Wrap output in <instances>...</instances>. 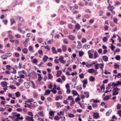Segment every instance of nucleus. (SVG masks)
<instances>
[{
	"label": "nucleus",
	"mask_w": 121,
	"mask_h": 121,
	"mask_svg": "<svg viewBox=\"0 0 121 121\" xmlns=\"http://www.w3.org/2000/svg\"><path fill=\"white\" fill-rule=\"evenodd\" d=\"M121 108V105L120 104H118L117 106V109H119Z\"/></svg>",
	"instance_id": "338daca9"
},
{
	"label": "nucleus",
	"mask_w": 121,
	"mask_h": 121,
	"mask_svg": "<svg viewBox=\"0 0 121 121\" xmlns=\"http://www.w3.org/2000/svg\"><path fill=\"white\" fill-rule=\"evenodd\" d=\"M70 9L71 11H73L75 9H77L78 8V6H70Z\"/></svg>",
	"instance_id": "ddd939ff"
},
{
	"label": "nucleus",
	"mask_w": 121,
	"mask_h": 121,
	"mask_svg": "<svg viewBox=\"0 0 121 121\" xmlns=\"http://www.w3.org/2000/svg\"><path fill=\"white\" fill-rule=\"evenodd\" d=\"M84 93L86 94V97L88 98L89 96V93L88 92H84Z\"/></svg>",
	"instance_id": "6e6d98bb"
},
{
	"label": "nucleus",
	"mask_w": 121,
	"mask_h": 121,
	"mask_svg": "<svg viewBox=\"0 0 121 121\" xmlns=\"http://www.w3.org/2000/svg\"><path fill=\"white\" fill-rule=\"evenodd\" d=\"M95 70L93 69H89L88 71V73H93L95 72Z\"/></svg>",
	"instance_id": "9d476101"
},
{
	"label": "nucleus",
	"mask_w": 121,
	"mask_h": 121,
	"mask_svg": "<svg viewBox=\"0 0 121 121\" xmlns=\"http://www.w3.org/2000/svg\"><path fill=\"white\" fill-rule=\"evenodd\" d=\"M32 61L35 64L38 61L36 59H34Z\"/></svg>",
	"instance_id": "c03bdc74"
},
{
	"label": "nucleus",
	"mask_w": 121,
	"mask_h": 121,
	"mask_svg": "<svg viewBox=\"0 0 121 121\" xmlns=\"http://www.w3.org/2000/svg\"><path fill=\"white\" fill-rule=\"evenodd\" d=\"M98 53L97 52H95L94 53V59H95L97 57V55Z\"/></svg>",
	"instance_id": "c85d7f7f"
},
{
	"label": "nucleus",
	"mask_w": 121,
	"mask_h": 121,
	"mask_svg": "<svg viewBox=\"0 0 121 121\" xmlns=\"http://www.w3.org/2000/svg\"><path fill=\"white\" fill-rule=\"evenodd\" d=\"M9 87L11 89H16V87L14 86L13 85H10L9 86Z\"/></svg>",
	"instance_id": "49530a36"
},
{
	"label": "nucleus",
	"mask_w": 121,
	"mask_h": 121,
	"mask_svg": "<svg viewBox=\"0 0 121 121\" xmlns=\"http://www.w3.org/2000/svg\"><path fill=\"white\" fill-rule=\"evenodd\" d=\"M63 42L64 43L66 44H68L69 43L68 40L66 39H63Z\"/></svg>",
	"instance_id": "412c9836"
},
{
	"label": "nucleus",
	"mask_w": 121,
	"mask_h": 121,
	"mask_svg": "<svg viewBox=\"0 0 121 121\" xmlns=\"http://www.w3.org/2000/svg\"><path fill=\"white\" fill-rule=\"evenodd\" d=\"M10 41L12 43H15L16 44H18L19 43V41L17 39H11Z\"/></svg>",
	"instance_id": "20e7f679"
},
{
	"label": "nucleus",
	"mask_w": 121,
	"mask_h": 121,
	"mask_svg": "<svg viewBox=\"0 0 121 121\" xmlns=\"http://www.w3.org/2000/svg\"><path fill=\"white\" fill-rule=\"evenodd\" d=\"M82 82L83 83V86L84 89L86 87V85L87 84V79H85L83 80L82 81Z\"/></svg>",
	"instance_id": "423d86ee"
},
{
	"label": "nucleus",
	"mask_w": 121,
	"mask_h": 121,
	"mask_svg": "<svg viewBox=\"0 0 121 121\" xmlns=\"http://www.w3.org/2000/svg\"><path fill=\"white\" fill-rule=\"evenodd\" d=\"M37 94L36 93H34L33 94V97L35 98H36L37 97Z\"/></svg>",
	"instance_id": "774afa93"
},
{
	"label": "nucleus",
	"mask_w": 121,
	"mask_h": 121,
	"mask_svg": "<svg viewBox=\"0 0 121 121\" xmlns=\"http://www.w3.org/2000/svg\"><path fill=\"white\" fill-rule=\"evenodd\" d=\"M82 89V87L81 85H80V86H78L77 87V89L79 90H81Z\"/></svg>",
	"instance_id": "052dcab7"
},
{
	"label": "nucleus",
	"mask_w": 121,
	"mask_h": 121,
	"mask_svg": "<svg viewBox=\"0 0 121 121\" xmlns=\"http://www.w3.org/2000/svg\"><path fill=\"white\" fill-rule=\"evenodd\" d=\"M102 58L105 61H107L108 60V57L106 56H104L102 57Z\"/></svg>",
	"instance_id": "f3484780"
},
{
	"label": "nucleus",
	"mask_w": 121,
	"mask_h": 121,
	"mask_svg": "<svg viewBox=\"0 0 121 121\" xmlns=\"http://www.w3.org/2000/svg\"><path fill=\"white\" fill-rule=\"evenodd\" d=\"M62 49L63 51L64 52H65L67 49L66 46L65 45H64L62 46Z\"/></svg>",
	"instance_id": "aec40b11"
},
{
	"label": "nucleus",
	"mask_w": 121,
	"mask_h": 121,
	"mask_svg": "<svg viewBox=\"0 0 121 121\" xmlns=\"http://www.w3.org/2000/svg\"><path fill=\"white\" fill-rule=\"evenodd\" d=\"M62 73V71L61 70H59L58 71V72L56 74V76L57 77H60L61 73Z\"/></svg>",
	"instance_id": "a211bd4d"
},
{
	"label": "nucleus",
	"mask_w": 121,
	"mask_h": 121,
	"mask_svg": "<svg viewBox=\"0 0 121 121\" xmlns=\"http://www.w3.org/2000/svg\"><path fill=\"white\" fill-rule=\"evenodd\" d=\"M60 117L57 116H56L55 117L54 119L56 120H58L60 119Z\"/></svg>",
	"instance_id": "de8ad7c7"
},
{
	"label": "nucleus",
	"mask_w": 121,
	"mask_h": 121,
	"mask_svg": "<svg viewBox=\"0 0 121 121\" xmlns=\"http://www.w3.org/2000/svg\"><path fill=\"white\" fill-rule=\"evenodd\" d=\"M12 68L13 69V70L12 71H11V73L14 74H16V70H15L13 68Z\"/></svg>",
	"instance_id": "a19ab883"
},
{
	"label": "nucleus",
	"mask_w": 121,
	"mask_h": 121,
	"mask_svg": "<svg viewBox=\"0 0 121 121\" xmlns=\"http://www.w3.org/2000/svg\"><path fill=\"white\" fill-rule=\"evenodd\" d=\"M50 91L49 90H47L45 91V93L44 94L45 95H48L50 94V91Z\"/></svg>",
	"instance_id": "72a5a7b5"
},
{
	"label": "nucleus",
	"mask_w": 121,
	"mask_h": 121,
	"mask_svg": "<svg viewBox=\"0 0 121 121\" xmlns=\"http://www.w3.org/2000/svg\"><path fill=\"white\" fill-rule=\"evenodd\" d=\"M89 57L90 58L92 59L93 57V54L92 53L88 54Z\"/></svg>",
	"instance_id": "69168bd1"
},
{
	"label": "nucleus",
	"mask_w": 121,
	"mask_h": 121,
	"mask_svg": "<svg viewBox=\"0 0 121 121\" xmlns=\"http://www.w3.org/2000/svg\"><path fill=\"white\" fill-rule=\"evenodd\" d=\"M6 67L7 69L8 70L10 69V68L11 67V66L10 65H6Z\"/></svg>",
	"instance_id": "e2e57ef3"
},
{
	"label": "nucleus",
	"mask_w": 121,
	"mask_h": 121,
	"mask_svg": "<svg viewBox=\"0 0 121 121\" xmlns=\"http://www.w3.org/2000/svg\"><path fill=\"white\" fill-rule=\"evenodd\" d=\"M99 67L100 69H103L104 67V65L103 64H99Z\"/></svg>",
	"instance_id": "cd10ccee"
},
{
	"label": "nucleus",
	"mask_w": 121,
	"mask_h": 121,
	"mask_svg": "<svg viewBox=\"0 0 121 121\" xmlns=\"http://www.w3.org/2000/svg\"><path fill=\"white\" fill-rule=\"evenodd\" d=\"M109 98V97L108 95H107L105 97L104 99L105 100H108Z\"/></svg>",
	"instance_id": "ea45409f"
},
{
	"label": "nucleus",
	"mask_w": 121,
	"mask_h": 121,
	"mask_svg": "<svg viewBox=\"0 0 121 121\" xmlns=\"http://www.w3.org/2000/svg\"><path fill=\"white\" fill-rule=\"evenodd\" d=\"M2 21L4 22V24L5 25H6L8 22L6 20H3Z\"/></svg>",
	"instance_id": "0e129e2a"
},
{
	"label": "nucleus",
	"mask_w": 121,
	"mask_h": 121,
	"mask_svg": "<svg viewBox=\"0 0 121 121\" xmlns=\"http://www.w3.org/2000/svg\"><path fill=\"white\" fill-rule=\"evenodd\" d=\"M73 99H74L73 98L72 96L70 95L69 96L68 98L67 99V100H72Z\"/></svg>",
	"instance_id": "393cba45"
},
{
	"label": "nucleus",
	"mask_w": 121,
	"mask_h": 121,
	"mask_svg": "<svg viewBox=\"0 0 121 121\" xmlns=\"http://www.w3.org/2000/svg\"><path fill=\"white\" fill-rule=\"evenodd\" d=\"M99 64L98 63L97 64H95V68L96 69H99Z\"/></svg>",
	"instance_id": "a18cd8bd"
},
{
	"label": "nucleus",
	"mask_w": 121,
	"mask_h": 121,
	"mask_svg": "<svg viewBox=\"0 0 121 121\" xmlns=\"http://www.w3.org/2000/svg\"><path fill=\"white\" fill-rule=\"evenodd\" d=\"M84 75L85 74L83 73H82L79 75V76L80 78H84Z\"/></svg>",
	"instance_id": "7c9ffc66"
},
{
	"label": "nucleus",
	"mask_w": 121,
	"mask_h": 121,
	"mask_svg": "<svg viewBox=\"0 0 121 121\" xmlns=\"http://www.w3.org/2000/svg\"><path fill=\"white\" fill-rule=\"evenodd\" d=\"M22 51L24 53L26 54L27 53L28 50L27 48H25L23 49Z\"/></svg>",
	"instance_id": "4be33fe9"
},
{
	"label": "nucleus",
	"mask_w": 121,
	"mask_h": 121,
	"mask_svg": "<svg viewBox=\"0 0 121 121\" xmlns=\"http://www.w3.org/2000/svg\"><path fill=\"white\" fill-rule=\"evenodd\" d=\"M109 48H111L112 51H113L114 49L115 48V46L113 45L112 44H111V47H109Z\"/></svg>",
	"instance_id": "473e14b6"
},
{
	"label": "nucleus",
	"mask_w": 121,
	"mask_h": 121,
	"mask_svg": "<svg viewBox=\"0 0 121 121\" xmlns=\"http://www.w3.org/2000/svg\"><path fill=\"white\" fill-rule=\"evenodd\" d=\"M116 59L117 60H120V57L119 55H117L115 57Z\"/></svg>",
	"instance_id": "c9c22d12"
},
{
	"label": "nucleus",
	"mask_w": 121,
	"mask_h": 121,
	"mask_svg": "<svg viewBox=\"0 0 121 121\" xmlns=\"http://www.w3.org/2000/svg\"><path fill=\"white\" fill-rule=\"evenodd\" d=\"M79 54L80 56H82L83 54V53L82 52H79Z\"/></svg>",
	"instance_id": "13d9d810"
},
{
	"label": "nucleus",
	"mask_w": 121,
	"mask_h": 121,
	"mask_svg": "<svg viewBox=\"0 0 121 121\" xmlns=\"http://www.w3.org/2000/svg\"><path fill=\"white\" fill-rule=\"evenodd\" d=\"M120 65L116 63H115L114 66V67L115 69H119Z\"/></svg>",
	"instance_id": "a878e982"
},
{
	"label": "nucleus",
	"mask_w": 121,
	"mask_h": 121,
	"mask_svg": "<svg viewBox=\"0 0 121 121\" xmlns=\"http://www.w3.org/2000/svg\"><path fill=\"white\" fill-rule=\"evenodd\" d=\"M93 116L95 118L97 119L99 117V114L97 112H95L93 114Z\"/></svg>",
	"instance_id": "9b49d317"
},
{
	"label": "nucleus",
	"mask_w": 121,
	"mask_h": 121,
	"mask_svg": "<svg viewBox=\"0 0 121 121\" xmlns=\"http://www.w3.org/2000/svg\"><path fill=\"white\" fill-rule=\"evenodd\" d=\"M64 58L63 56H60L59 58V60L60 63L63 64H64L66 63V61L63 60Z\"/></svg>",
	"instance_id": "7ed1b4c3"
},
{
	"label": "nucleus",
	"mask_w": 121,
	"mask_h": 121,
	"mask_svg": "<svg viewBox=\"0 0 121 121\" xmlns=\"http://www.w3.org/2000/svg\"><path fill=\"white\" fill-rule=\"evenodd\" d=\"M48 78L49 79H51L52 78H53V76L52 74L48 73Z\"/></svg>",
	"instance_id": "c756f323"
},
{
	"label": "nucleus",
	"mask_w": 121,
	"mask_h": 121,
	"mask_svg": "<svg viewBox=\"0 0 121 121\" xmlns=\"http://www.w3.org/2000/svg\"><path fill=\"white\" fill-rule=\"evenodd\" d=\"M120 89H119L117 87H114L113 90V93L112 95H116L118 94V91H120Z\"/></svg>",
	"instance_id": "f03ea898"
},
{
	"label": "nucleus",
	"mask_w": 121,
	"mask_h": 121,
	"mask_svg": "<svg viewBox=\"0 0 121 121\" xmlns=\"http://www.w3.org/2000/svg\"><path fill=\"white\" fill-rule=\"evenodd\" d=\"M95 78L94 77H90V81L91 82H93L95 81Z\"/></svg>",
	"instance_id": "79ce46f5"
},
{
	"label": "nucleus",
	"mask_w": 121,
	"mask_h": 121,
	"mask_svg": "<svg viewBox=\"0 0 121 121\" xmlns=\"http://www.w3.org/2000/svg\"><path fill=\"white\" fill-rule=\"evenodd\" d=\"M113 20L114 23L116 24H117V23L118 19L114 17L113 18Z\"/></svg>",
	"instance_id": "4c0bfd02"
},
{
	"label": "nucleus",
	"mask_w": 121,
	"mask_h": 121,
	"mask_svg": "<svg viewBox=\"0 0 121 121\" xmlns=\"http://www.w3.org/2000/svg\"><path fill=\"white\" fill-rule=\"evenodd\" d=\"M4 56H7V55H5V54L4 55H3L1 56V58L3 59L4 60H5L7 58V57H3Z\"/></svg>",
	"instance_id": "f704fd0d"
},
{
	"label": "nucleus",
	"mask_w": 121,
	"mask_h": 121,
	"mask_svg": "<svg viewBox=\"0 0 121 121\" xmlns=\"http://www.w3.org/2000/svg\"><path fill=\"white\" fill-rule=\"evenodd\" d=\"M52 51L53 53L54 54H56L57 53V51L54 47H52Z\"/></svg>",
	"instance_id": "6ab92c4d"
},
{
	"label": "nucleus",
	"mask_w": 121,
	"mask_h": 121,
	"mask_svg": "<svg viewBox=\"0 0 121 121\" xmlns=\"http://www.w3.org/2000/svg\"><path fill=\"white\" fill-rule=\"evenodd\" d=\"M25 87L26 88H29L30 87V85L27 82H25L24 83Z\"/></svg>",
	"instance_id": "dca6fc26"
},
{
	"label": "nucleus",
	"mask_w": 121,
	"mask_h": 121,
	"mask_svg": "<svg viewBox=\"0 0 121 121\" xmlns=\"http://www.w3.org/2000/svg\"><path fill=\"white\" fill-rule=\"evenodd\" d=\"M72 93L73 95H78V93L75 90H73L72 91Z\"/></svg>",
	"instance_id": "b1692460"
},
{
	"label": "nucleus",
	"mask_w": 121,
	"mask_h": 121,
	"mask_svg": "<svg viewBox=\"0 0 121 121\" xmlns=\"http://www.w3.org/2000/svg\"><path fill=\"white\" fill-rule=\"evenodd\" d=\"M103 40L104 42H106L107 41L108 39L106 37H104L103 38Z\"/></svg>",
	"instance_id": "3c124183"
},
{
	"label": "nucleus",
	"mask_w": 121,
	"mask_h": 121,
	"mask_svg": "<svg viewBox=\"0 0 121 121\" xmlns=\"http://www.w3.org/2000/svg\"><path fill=\"white\" fill-rule=\"evenodd\" d=\"M112 112V109H110L106 113V115L107 116H108Z\"/></svg>",
	"instance_id": "5701e85b"
},
{
	"label": "nucleus",
	"mask_w": 121,
	"mask_h": 121,
	"mask_svg": "<svg viewBox=\"0 0 121 121\" xmlns=\"http://www.w3.org/2000/svg\"><path fill=\"white\" fill-rule=\"evenodd\" d=\"M75 29H76L77 30H78L80 28V25L78 24H77L75 26Z\"/></svg>",
	"instance_id": "f8f14e48"
},
{
	"label": "nucleus",
	"mask_w": 121,
	"mask_h": 121,
	"mask_svg": "<svg viewBox=\"0 0 121 121\" xmlns=\"http://www.w3.org/2000/svg\"><path fill=\"white\" fill-rule=\"evenodd\" d=\"M10 22H11V25H12L15 22L14 19L13 18H12L10 19Z\"/></svg>",
	"instance_id": "2f4dec72"
},
{
	"label": "nucleus",
	"mask_w": 121,
	"mask_h": 121,
	"mask_svg": "<svg viewBox=\"0 0 121 121\" xmlns=\"http://www.w3.org/2000/svg\"><path fill=\"white\" fill-rule=\"evenodd\" d=\"M63 98V97L62 95H57L56 97V100L57 101L59 99H62Z\"/></svg>",
	"instance_id": "2eb2a0df"
},
{
	"label": "nucleus",
	"mask_w": 121,
	"mask_h": 121,
	"mask_svg": "<svg viewBox=\"0 0 121 121\" xmlns=\"http://www.w3.org/2000/svg\"><path fill=\"white\" fill-rule=\"evenodd\" d=\"M17 19H20L19 20V21L22 22L23 21V19L22 17H17Z\"/></svg>",
	"instance_id": "680f3d73"
},
{
	"label": "nucleus",
	"mask_w": 121,
	"mask_h": 121,
	"mask_svg": "<svg viewBox=\"0 0 121 121\" xmlns=\"http://www.w3.org/2000/svg\"><path fill=\"white\" fill-rule=\"evenodd\" d=\"M75 36L72 35H70L69 36L68 38L69 39L71 40H73L75 39Z\"/></svg>",
	"instance_id": "0eeeda50"
},
{
	"label": "nucleus",
	"mask_w": 121,
	"mask_h": 121,
	"mask_svg": "<svg viewBox=\"0 0 121 121\" xmlns=\"http://www.w3.org/2000/svg\"><path fill=\"white\" fill-rule=\"evenodd\" d=\"M15 38H19L21 37V36L19 34H17L15 35Z\"/></svg>",
	"instance_id": "58836bf2"
},
{
	"label": "nucleus",
	"mask_w": 121,
	"mask_h": 121,
	"mask_svg": "<svg viewBox=\"0 0 121 121\" xmlns=\"http://www.w3.org/2000/svg\"><path fill=\"white\" fill-rule=\"evenodd\" d=\"M38 114L40 116L43 117L44 115L43 113V112H39Z\"/></svg>",
	"instance_id": "603ef678"
},
{
	"label": "nucleus",
	"mask_w": 121,
	"mask_h": 121,
	"mask_svg": "<svg viewBox=\"0 0 121 121\" xmlns=\"http://www.w3.org/2000/svg\"><path fill=\"white\" fill-rule=\"evenodd\" d=\"M65 87L66 89L70 88V86L69 84H66Z\"/></svg>",
	"instance_id": "864d4df0"
},
{
	"label": "nucleus",
	"mask_w": 121,
	"mask_h": 121,
	"mask_svg": "<svg viewBox=\"0 0 121 121\" xmlns=\"http://www.w3.org/2000/svg\"><path fill=\"white\" fill-rule=\"evenodd\" d=\"M14 55L15 57H18L19 56L20 54L17 52H15L14 53Z\"/></svg>",
	"instance_id": "4d7b16f0"
},
{
	"label": "nucleus",
	"mask_w": 121,
	"mask_h": 121,
	"mask_svg": "<svg viewBox=\"0 0 121 121\" xmlns=\"http://www.w3.org/2000/svg\"><path fill=\"white\" fill-rule=\"evenodd\" d=\"M85 48L86 49H88L90 48V45H87L86 44H85Z\"/></svg>",
	"instance_id": "37998d69"
},
{
	"label": "nucleus",
	"mask_w": 121,
	"mask_h": 121,
	"mask_svg": "<svg viewBox=\"0 0 121 121\" xmlns=\"http://www.w3.org/2000/svg\"><path fill=\"white\" fill-rule=\"evenodd\" d=\"M121 85V81H118L116 82H112L111 84V86L114 87Z\"/></svg>",
	"instance_id": "f257e3e1"
},
{
	"label": "nucleus",
	"mask_w": 121,
	"mask_h": 121,
	"mask_svg": "<svg viewBox=\"0 0 121 121\" xmlns=\"http://www.w3.org/2000/svg\"><path fill=\"white\" fill-rule=\"evenodd\" d=\"M48 59V57L46 56L45 55L43 57L42 60L44 62H46L47 60Z\"/></svg>",
	"instance_id": "6e6552de"
},
{
	"label": "nucleus",
	"mask_w": 121,
	"mask_h": 121,
	"mask_svg": "<svg viewBox=\"0 0 121 121\" xmlns=\"http://www.w3.org/2000/svg\"><path fill=\"white\" fill-rule=\"evenodd\" d=\"M8 83L5 81H4L1 82L0 83L1 85L3 87L8 86L7 85Z\"/></svg>",
	"instance_id": "39448f33"
},
{
	"label": "nucleus",
	"mask_w": 121,
	"mask_h": 121,
	"mask_svg": "<svg viewBox=\"0 0 121 121\" xmlns=\"http://www.w3.org/2000/svg\"><path fill=\"white\" fill-rule=\"evenodd\" d=\"M105 85H102L100 87V89L101 90H102V89H103L104 91L105 89V88L104 87Z\"/></svg>",
	"instance_id": "8fccbe9b"
},
{
	"label": "nucleus",
	"mask_w": 121,
	"mask_h": 121,
	"mask_svg": "<svg viewBox=\"0 0 121 121\" xmlns=\"http://www.w3.org/2000/svg\"><path fill=\"white\" fill-rule=\"evenodd\" d=\"M93 100V102L94 103H99L100 101L99 100L97 99H92L91 100Z\"/></svg>",
	"instance_id": "bb28decb"
},
{
	"label": "nucleus",
	"mask_w": 121,
	"mask_h": 121,
	"mask_svg": "<svg viewBox=\"0 0 121 121\" xmlns=\"http://www.w3.org/2000/svg\"><path fill=\"white\" fill-rule=\"evenodd\" d=\"M92 106L94 108L97 107L98 106V105L97 104L94 103L92 104Z\"/></svg>",
	"instance_id": "09e8293b"
},
{
	"label": "nucleus",
	"mask_w": 121,
	"mask_h": 121,
	"mask_svg": "<svg viewBox=\"0 0 121 121\" xmlns=\"http://www.w3.org/2000/svg\"><path fill=\"white\" fill-rule=\"evenodd\" d=\"M54 113L53 111H51L49 112V113L50 116H53Z\"/></svg>",
	"instance_id": "5fc2aeb1"
},
{
	"label": "nucleus",
	"mask_w": 121,
	"mask_h": 121,
	"mask_svg": "<svg viewBox=\"0 0 121 121\" xmlns=\"http://www.w3.org/2000/svg\"><path fill=\"white\" fill-rule=\"evenodd\" d=\"M20 94L19 92H16L15 94V95L17 97H19L20 95Z\"/></svg>",
	"instance_id": "e433bc0d"
},
{
	"label": "nucleus",
	"mask_w": 121,
	"mask_h": 121,
	"mask_svg": "<svg viewBox=\"0 0 121 121\" xmlns=\"http://www.w3.org/2000/svg\"><path fill=\"white\" fill-rule=\"evenodd\" d=\"M26 119L28 121H32L33 120V117H30L29 116H27L26 117Z\"/></svg>",
	"instance_id": "1a4fd4ad"
},
{
	"label": "nucleus",
	"mask_w": 121,
	"mask_h": 121,
	"mask_svg": "<svg viewBox=\"0 0 121 121\" xmlns=\"http://www.w3.org/2000/svg\"><path fill=\"white\" fill-rule=\"evenodd\" d=\"M78 44L77 46V48L78 49H80L82 47V45L79 41H78Z\"/></svg>",
	"instance_id": "4468645a"
},
{
	"label": "nucleus",
	"mask_w": 121,
	"mask_h": 121,
	"mask_svg": "<svg viewBox=\"0 0 121 121\" xmlns=\"http://www.w3.org/2000/svg\"><path fill=\"white\" fill-rule=\"evenodd\" d=\"M69 117H70L72 118L74 117V115L73 114L69 113Z\"/></svg>",
	"instance_id": "bf43d9fd"
}]
</instances>
